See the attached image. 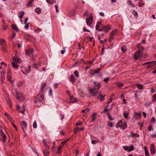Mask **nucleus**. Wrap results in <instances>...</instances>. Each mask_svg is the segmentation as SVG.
<instances>
[{"mask_svg": "<svg viewBox=\"0 0 156 156\" xmlns=\"http://www.w3.org/2000/svg\"><path fill=\"white\" fill-rule=\"evenodd\" d=\"M44 99V94H38L35 98L34 102L36 103H39L41 102Z\"/></svg>", "mask_w": 156, "mask_h": 156, "instance_id": "nucleus-1", "label": "nucleus"}, {"mask_svg": "<svg viewBox=\"0 0 156 156\" xmlns=\"http://www.w3.org/2000/svg\"><path fill=\"white\" fill-rule=\"evenodd\" d=\"M116 126L117 128L120 127L124 130L127 127V124L125 122H123L120 120L119 122H118Z\"/></svg>", "mask_w": 156, "mask_h": 156, "instance_id": "nucleus-2", "label": "nucleus"}, {"mask_svg": "<svg viewBox=\"0 0 156 156\" xmlns=\"http://www.w3.org/2000/svg\"><path fill=\"white\" fill-rule=\"evenodd\" d=\"M93 17L92 16H88L86 19V22L87 24L90 26L93 21Z\"/></svg>", "mask_w": 156, "mask_h": 156, "instance_id": "nucleus-3", "label": "nucleus"}, {"mask_svg": "<svg viewBox=\"0 0 156 156\" xmlns=\"http://www.w3.org/2000/svg\"><path fill=\"white\" fill-rule=\"evenodd\" d=\"M34 52V50L33 49H30L26 50L25 51V54L27 55L30 57H32L33 53Z\"/></svg>", "mask_w": 156, "mask_h": 156, "instance_id": "nucleus-4", "label": "nucleus"}, {"mask_svg": "<svg viewBox=\"0 0 156 156\" xmlns=\"http://www.w3.org/2000/svg\"><path fill=\"white\" fill-rule=\"evenodd\" d=\"M134 58L136 60H137L140 58L142 57L143 56V55L141 54L139 52L137 51L134 55Z\"/></svg>", "mask_w": 156, "mask_h": 156, "instance_id": "nucleus-5", "label": "nucleus"}, {"mask_svg": "<svg viewBox=\"0 0 156 156\" xmlns=\"http://www.w3.org/2000/svg\"><path fill=\"white\" fill-rule=\"evenodd\" d=\"M124 149L128 152H130L134 150V147L133 145H131L130 147L125 146L124 147Z\"/></svg>", "mask_w": 156, "mask_h": 156, "instance_id": "nucleus-6", "label": "nucleus"}, {"mask_svg": "<svg viewBox=\"0 0 156 156\" xmlns=\"http://www.w3.org/2000/svg\"><path fill=\"white\" fill-rule=\"evenodd\" d=\"M20 124L22 127V129L24 133H25V132L24 130V128H26L27 126V124L26 122L25 121H23L20 122Z\"/></svg>", "mask_w": 156, "mask_h": 156, "instance_id": "nucleus-7", "label": "nucleus"}, {"mask_svg": "<svg viewBox=\"0 0 156 156\" xmlns=\"http://www.w3.org/2000/svg\"><path fill=\"white\" fill-rule=\"evenodd\" d=\"M94 89H95L99 90L101 88V84L99 82H97L94 81Z\"/></svg>", "mask_w": 156, "mask_h": 156, "instance_id": "nucleus-8", "label": "nucleus"}, {"mask_svg": "<svg viewBox=\"0 0 156 156\" xmlns=\"http://www.w3.org/2000/svg\"><path fill=\"white\" fill-rule=\"evenodd\" d=\"M156 62L155 61H153V62H146L144 64H149V65L148 66V68H149L151 67H152L154 66Z\"/></svg>", "mask_w": 156, "mask_h": 156, "instance_id": "nucleus-9", "label": "nucleus"}, {"mask_svg": "<svg viewBox=\"0 0 156 156\" xmlns=\"http://www.w3.org/2000/svg\"><path fill=\"white\" fill-rule=\"evenodd\" d=\"M155 148L154 145L152 144L150 147V152L151 154L153 155L155 153Z\"/></svg>", "mask_w": 156, "mask_h": 156, "instance_id": "nucleus-10", "label": "nucleus"}, {"mask_svg": "<svg viewBox=\"0 0 156 156\" xmlns=\"http://www.w3.org/2000/svg\"><path fill=\"white\" fill-rule=\"evenodd\" d=\"M0 42L3 48H4L6 47V43L4 39H0Z\"/></svg>", "mask_w": 156, "mask_h": 156, "instance_id": "nucleus-11", "label": "nucleus"}, {"mask_svg": "<svg viewBox=\"0 0 156 156\" xmlns=\"http://www.w3.org/2000/svg\"><path fill=\"white\" fill-rule=\"evenodd\" d=\"M70 99L72 103H76L78 101V99L76 98H74L72 96L70 97Z\"/></svg>", "mask_w": 156, "mask_h": 156, "instance_id": "nucleus-12", "label": "nucleus"}, {"mask_svg": "<svg viewBox=\"0 0 156 156\" xmlns=\"http://www.w3.org/2000/svg\"><path fill=\"white\" fill-rule=\"evenodd\" d=\"M96 115L97 113H94L92 114L91 116L92 119L91 121H90V122H94L96 120Z\"/></svg>", "mask_w": 156, "mask_h": 156, "instance_id": "nucleus-13", "label": "nucleus"}, {"mask_svg": "<svg viewBox=\"0 0 156 156\" xmlns=\"http://www.w3.org/2000/svg\"><path fill=\"white\" fill-rule=\"evenodd\" d=\"M103 27L104 31H105L106 32L108 31L111 29V27L109 26H105Z\"/></svg>", "mask_w": 156, "mask_h": 156, "instance_id": "nucleus-14", "label": "nucleus"}, {"mask_svg": "<svg viewBox=\"0 0 156 156\" xmlns=\"http://www.w3.org/2000/svg\"><path fill=\"white\" fill-rule=\"evenodd\" d=\"M11 27L13 30H15L16 32H18L19 31V29L16 24H12L11 26Z\"/></svg>", "mask_w": 156, "mask_h": 156, "instance_id": "nucleus-15", "label": "nucleus"}, {"mask_svg": "<svg viewBox=\"0 0 156 156\" xmlns=\"http://www.w3.org/2000/svg\"><path fill=\"white\" fill-rule=\"evenodd\" d=\"M95 89L94 88L91 89L89 90V91L90 92V93L92 95V96H94L97 93H95L94 92V91L95 90Z\"/></svg>", "mask_w": 156, "mask_h": 156, "instance_id": "nucleus-16", "label": "nucleus"}, {"mask_svg": "<svg viewBox=\"0 0 156 156\" xmlns=\"http://www.w3.org/2000/svg\"><path fill=\"white\" fill-rule=\"evenodd\" d=\"M70 81L73 84L75 82L76 80V79L75 78L74 76L73 75H72L70 76Z\"/></svg>", "mask_w": 156, "mask_h": 156, "instance_id": "nucleus-17", "label": "nucleus"}, {"mask_svg": "<svg viewBox=\"0 0 156 156\" xmlns=\"http://www.w3.org/2000/svg\"><path fill=\"white\" fill-rule=\"evenodd\" d=\"M130 134L132 137H139V135L137 133H134L132 131L130 132Z\"/></svg>", "mask_w": 156, "mask_h": 156, "instance_id": "nucleus-18", "label": "nucleus"}, {"mask_svg": "<svg viewBox=\"0 0 156 156\" xmlns=\"http://www.w3.org/2000/svg\"><path fill=\"white\" fill-rule=\"evenodd\" d=\"M105 96V95H103V94H100L99 95L98 98H100V100L101 101H103L104 100V98Z\"/></svg>", "mask_w": 156, "mask_h": 156, "instance_id": "nucleus-19", "label": "nucleus"}, {"mask_svg": "<svg viewBox=\"0 0 156 156\" xmlns=\"http://www.w3.org/2000/svg\"><path fill=\"white\" fill-rule=\"evenodd\" d=\"M1 132L2 133V137L3 140V141L4 142H5L6 141V136L5 135L4 133L2 130Z\"/></svg>", "mask_w": 156, "mask_h": 156, "instance_id": "nucleus-20", "label": "nucleus"}, {"mask_svg": "<svg viewBox=\"0 0 156 156\" xmlns=\"http://www.w3.org/2000/svg\"><path fill=\"white\" fill-rule=\"evenodd\" d=\"M11 78L12 77L11 74H9H9H7V78L9 81H11L12 83H13V81L12 80H11Z\"/></svg>", "mask_w": 156, "mask_h": 156, "instance_id": "nucleus-21", "label": "nucleus"}, {"mask_svg": "<svg viewBox=\"0 0 156 156\" xmlns=\"http://www.w3.org/2000/svg\"><path fill=\"white\" fill-rule=\"evenodd\" d=\"M34 11L37 14H39L41 13V9L39 7H37L35 8Z\"/></svg>", "mask_w": 156, "mask_h": 156, "instance_id": "nucleus-22", "label": "nucleus"}, {"mask_svg": "<svg viewBox=\"0 0 156 156\" xmlns=\"http://www.w3.org/2000/svg\"><path fill=\"white\" fill-rule=\"evenodd\" d=\"M101 23L99 22H98L96 25V30H98V28L100 27H101Z\"/></svg>", "mask_w": 156, "mask_h": 156, "instance_id": "nucleus-23", "label": "nucleus"}, {"mask_svg": "<svg viewBox=\"0 0 156 156\" xmlns=\"http://www.w3.org/2000/svg\"><path fill=\"white\" fill-rule=\"evenodd\" d=\"M12 60L15 62H17L19 63L21 62V59L16 57H14L12 58Z\"/></svg>", "mask_w": 156, "mask_h": 156, "instance_id": "nucleus-24", "label": "nucleus"}, {"mask_svg": "<svg viewBox=\"0 0 156 156\" xmlns=\"http://www.w3.org/2000/svg\"><path fill=\"white\" fill-rule=\"evenodd\" d=\"M25 13L23 11H21L19 12L20 15L19 16V18L20 19H22L23 18V16L24 15Z\"/></svg>", "mask_w": 156, "mask_h": 156, "instance_id": "nucleus-25", "label": "nucleus"}, {"mask_svg": "<svg viewBox=\"0 0 156 156\" xmlns=\"http://www.w3.org/2000/svg\"><path fill=\"white\" fill-rule=\"evenodd\" d=\"M101 69L100 68H98L97 70H92V75H94V74L96 73H99V71L101 70Z\"/></svg>", "mask_w": 156, "mask_h": 156, "instance_id": "nucleus-26", "label": "nucleus"}, {"mask_svg": "<svg viewBox=\"0 0 156 156\" xmlns=\"http://www.w3.org/2000/svg\"><path fill=\"white\" fill-rule=\"evenodd\" d=\"M117 31L115 30L114 31H112L111 32L110 35L115 37L117 35Z\"/></svg>", "mask_w": 156, "mask_h": 156, "instance_id": "nucleus-27", "label": "nucleus"}, {"mask_svg": "<svg viewBox=\"0 0 156 156\" xmlns=\"http://www.w3.org/2000/svg\"><path fill=\"white\" fill-rule=\"evenodd\" d=\"M12 66L14 68L16 69L18 68V66L17 63H15L14 62H12Z\"/></svg>", "mask_w": 156, "mask_h": 156, "instance_id": "nucleus-28", "label": "nucleus"}, {"mask_svg": "<svg viewBox=\"0 0 156 156\" xmlns=\"http://www.w3.org/2000/svg\"><path fill=\"white\" fill-rule=\"evenodd\" d=\"M144 50V48L143 47H141L139 48V49L138 50H137V51L138 52H139V53H141V54L143 55V52Z\"/></svg>", "mask_w": 156, "mask_h": 156, "instance_id": "nucleus-29", "label": "nucleus"}, {"mask_svg": "<svg viewBox=\"0 0 156 156\" xmlns=\"http://www.w3.org/2000/svg\"><path fill=\"white\" fill-rule=\"evenodd\" d=\"M46 1L48 2V3L50 4H53L54 3H55L56 2V0H46Z\"/></svg>", "mask_w": 156, "mask_h": 156, "instance_id": "nucleus-30", "label": "nucleus"}, {"mask_svg": "<svg viewBox=\"0 0 156 156\" xmlns=\"http://www.w3.org/2000/svg\"><path fill=\"white\" fill-rule=\"evenodd\" d=\"M43 152L44 156H48L50 153L49 151H43Z\"/></svg>", "mask_w": 156, "mask_h": 156, "instance_id": "nucleus-31", "label": "nucleus"}, {"mask_svg": "<svg viewBox=\"0 0 156 156\" xmlns=\"http://www.w3.org/2000/svg\"><path fill=\"white\" fill-rule=\"evenodd\" d=\"M144 151L146 156H150L149 155V153L148 151V150L147 148L145 147L144 148Z\"/></svg>", "mask_w": 156, "mask_h": 156, "instance_id": "nucleus-32", "label": "nucleus"}, {"mask_svg": "<svg viewBox=\"0 0 156 156\" xmlns=\"http://www.w3.org/2000/svg\"><path fill=\"white\" fill-rule=\"evenodd\" d=\"M121 51L123 52H125L126 51V46H122L121 48Z\"/></svg>", "mask_w": 156, "mask_h": 156, "instance_id": "nucleus-33", "label": "nucleus"}, {"mask_svg": "<svg viewBox=\"0 0 156 156\" xmlns=\"http://www.w3.org/2000/svg\"><path fill=\"white\" fill-rule=\"evenodd\" d=\"M137 87L138 89H142L143 88V86L140 84H136Z\"/></svg>", "mask_w": 156, "mask_h": 156, "instance_id": "nucleus-34", "label": "nucleus"}, {"mask_svg": "<svg viewBox=\"0 0 156 156\" xmlns=\"http://www.w3.org/2000/svg\"><path fill=\"white\" fill-rule=\"evenodd\" d=\"M62 146H60L58 147V150L57 151L56 153L59 154L61 151V149L62 148Z\"/></svg>", "mask_w": 156, "mask_h": 156, "instance_id": "nucleus-35", "label": "nucleus"}, {"mask_svg": "<svg viewBox=\"0 0 156 156\" xmlns=\"http://www.w3.org/2000/svg\"><path fill=\"white\" fill-rule=\"evenodd\" d=\"M156 101V94H154L152 96V101L153 102H154Z\"/></svg>", "mask_w": 156, "mask_h": 156, "instance_id": "nucleus-36", "label": "nucleus"}, {"mask_svg": "<svg viewBox=\"0 0 156 156\" xmlns=\"http://www.w3.org/2000/svg\"><path fill=\"white\" fill-rule=\"evenodd\" d=\"M34 1V0H30V1L28 2L27 3V6L28 7L31 6V5L32 2Z\"/></svg>", "mask_w": 156, "mask_h": 156, "instance_id": "nucleus-37", "label": "nucleus"}, {"mask_svg": "<svg viewBox=\"0 0 156 156\" xmlns=\"http://www.w3.org/2000/svg\"><path fill=\"white\" fill-rule=\"evenodd\" d=\"M107 115H108V117L110 121H112L114 119L113 118H112V116L110 115V114L109 113H107Z\"/></svg>", "mask_w": 156, "mask_h": 156, "instance_id": "nucleus-38", "label": "nucleus"}, {"mask_svg": "<svg viewBox=\"0 0 156 156\" xmlns=\"http://www.w3.org/2000/svg\"><path fill=\"white\" fill-rule=\"evenodd\" d=\"M114 38V36L110 35L109 37V41L110 42L112 41V40Z\"/></svg>", "mask_w": 156, "mask_h": 156, "instance_id": "nucleus-39", "label": "nucleus"}, {"mask_svg": "<svg viewBox=\"0 0 156 156\" xmlns=\"http://www.w3.org/2000/svg\"><path fill=\"white\" fill-rule=\"evenodd\" d=\"M129 114V113H126V112H124L123 113V116H124V117L126 119H127L128 118V115Z\"/></svg>", "mask_w": 156, "mask_h": 156, "instance_id": "nucleus-40", "label": "nucleus"}, {"mask_svg": "<svg viewBox=\"0 0 156 156\" xmlns=\"http://www.w3.org/2000/svg\"><path fill=\"white\" fill-rule=\"evenodd\" d=\"M44 88H42V87H41V89L39 94H44L43 92L44 91Z\"/></svg>", "mask_w": 156, "mask_h": 156, "instance_id": "nucleus-41", "label": "nucleus"}, {"mask_svg": "<svg viewBox=\"0 0 156 156\" xmlns=\"http://www.w3.org/2000/svg\"><path fill=\"white\" fill-rule=\"evenodd\" d=\"M135 115H136L137 117L140 118L141 116V114L139 112H136L135 113Z\"/></svg>", "mask_w": 156, "mask_h": 156, "instance_id": "nucleus-42", "label": "nucleus"}, {"mask_svg": "<svg viewBox=\"0 0 156 156\" xmlns=\"http://www.w3.org/2000/svg\"><path fill=\"white\" fill-rule=\"evenodd\" d=\"M46 146L45 150H43V151H49V146L47 144H45Z\"/></svg>", "mask_w": 156, "mask_h": 156, "instance_id": "nucleus-43", "label": "nucleus"}, {"mask_svg": "<svg viewBox=\"0 0 156 156\" xmlns=\"http://www.w3.org/2000/svg\"><path fill=\"white\" fill-rule=\"evenodd\" d=\"M22 109H23V111H20V112L22 113L23 114H24V111H25V107L24 105H23L22 106Z\"/></svg>", "mask_w": 156, "mask_h": 156, "instance_id": "nucleus-44", "label": "nucleus"}, {"mask_svg": "<svg viewBox=\"0 0 156 156\" xmlns=\"http://www.w3.org/2000/svg\"><path fill=\"white\" fill-rule=\"evenodd\" d=\"M123 83H119L117 84V86L118 87H121L123 86Z\"/></svg>", "mask_w": 156, "mask_h": 156, "instance_id": "nucleus-45", "label": "nucleus"}, {"mask_svg": "<svg viewBox=\"0 0 156 156\" xmlns=\"http://www.w3.org/2000/svg\"><path fill=\"white\" fill-rule=\"evenodd\" d=\"M110 79L109 77H107L106 78L104 79L103 80V81L105 82L106 83L108 82V80Z\"/></svg>", "mask_w": 156, "mask_h": 156, "instance_id": "nucleus-46", "label": "nucleus"}, {"mask_svg": "<svg viewBox=\"0 0 156 156\" xmlns=\"http://www.w3.org/2000/svg\"><path fill=\"white\" fill-rule=\"evenodd\" d=\"M74 74L77 77L79 76V74L78 71L77 70H76L74 72Z\"/></svg>", "mask_w": 156, "mask_h": 156, "instance_id": "nucleus-47", "label": "nucleus"}, {"mask_svg": "<svg viewBox=\"0 0 156 156\" xmlns=\"http://www.w3.org/2000/svg\"><path fill=\"white\" fill-rule=\"evenodd\" d=\"M133 15L135 17H137L138 16V13L136 11H135V10H133Z\"/></svg>", "mask_w": 156, "mask_h": 156, "instance_id": "nucleus-48", "label": "nucleus"}, {"mask_svg": "<svg viewBox=\"0 0 156 156\" xmlns=\"http://www.w3.org/2000/svg\"><path fill=\"white\" fill-rule=\"evenodd\" d=\"M37 127V122L36 121H34V122L33 124V127L34 128H36Z\"/></svg>", "mask_w": 156, "mask_h": 156, "instance_id": "nucleus-49", "label": "nucleus"}, {"mask_svg": "<svg viewBox=\"0 0 156 156\" xmlns=\"http://www.w3.org/2000/svg\"><path fill=\"white\" fill-rule=\"evenodd\" d=\"M128 2L129 3V4L131 5V6H132V7H135V6L134 5V4L132 3V2L129 0L128 1Z\"/></svg>", "mask_w": 156, "mask_h": 156, "instance_id": "nucleus-50", "label": "nucleus"}, {"mask_svg": "<svg viewBox=\"0 0 156 156\" xmlns=\"http://www.w3.org/2000/svg\"><path fill=\"white\" fill-rule=\"evenodd\" d=\"M109 109L107 108H105L104 109V110L102 111V113H104L105 112H107L108 111Z\"/></svg>", "mask_w": 156, "mask_h": 156, "instance_id": "nucleus-51", "label": "nucleus"}, {"mask_svg": "<svg viewBox=\"0 0 156 156\" xmlns=\"http://www.w3.org/2000/svg\"><path fill=\"white\" fill-rule=\"evenodd\" d=\"M66 142V140H64L61 143V145H62V146H64Z\"/></svg>", "mask_w": 156, "mask_h": 156, "instance_id": "nucleus-52", "label": "nucleus"}, {"mask_svg": "<svg viewBox=\"0 0 156 156\" xmlns=\"http://www.w3.org/2000/svg\"><path fill=\"white\" fill-rule=\"evenodd\" d=\"M148 129L149 131H151V130H153V129L152 128V126H149L148 127Z\"/></svg>", "mask_w": 156, "mask_h": 156, "instance_id": "nucleus-53", "label": "nucleus"}, {"mask_svg": "<svg viewBox=\"0 0 156 156\" xmlns=\"http://www.w3.org/2000/svg\"><path fill=\"white\" fill-rule=\"evenodd\" d=\"M155 120H156L155 119L154 117H153L152 118V119L151 120V122H152L154 123L155 122Z\"/></svg>", "mask_w": 156, "mask_h": 156, "instance_id": "nucleus-54", "label": "nucleus"}, {"mask_svg": "<svg viewBox=\"0 0 156 156\" xmlns=\"http://www.w3.org/2000/svg\"><path fill=\"white\" fill-rule=\"evenodd\" d=\"M88 12L87 11H85L84 13V16H87L88 15Z\"/></svg>", "mask_w": 156, "mask_h": 156, "instance_id": "nucleus-55", "label": "nucleus"}, {"mask_svg": "<svg viewBox=\"0 0 156 156\" xmlns=\"http://www.w3.org/2000/svg\"><path fill=\"white\" fill-rule=\"evenodd\" d=\"M97 142L95 140H93L91 141V143L93 144H95Z\"/></svg>", "mask_w": 156, "mask_h": 156, "instance_id": "nucleus-56", "label": "nucleus"}, {"mask_svg": "<svg viewBox=\"0 0 156 156\" xmlns=\"http://www.w3.org/2000/svg\"><path fill=\"white\" fill-rule=\"evenodd\" d=\"M5 79V76H4V75H2L1 74V80L2 81H2L4 79Z\"/></svg>", "mask_w": 156, "mask_h": 156, "instance_id": "nucleus-57", "label": "nucleus"}, {"mask_svg": "<svg viewBox=\"0 0 156 156\" xmlns=\"http://www.w3.org/2000/svg\"><path fill=\"white\" fill-rule=\"evenodd\" d=\"M16 33H15V32H13L12 34V36L11 37H12V38H14L15 37V36H16Z\"/></svg>", "mask_w": 156, "mask_h": 156, "instance_id": "nucleus-58", "label": "nucleus"}, {"mask_svg": "<svg viewBox=\"0 0 156 156\" xmlns=\"http://www.w3.org/2000/svg\"><path fill=\"white\" fill-rule=\"evenodd\" d=\"M108 124H109V126H110L111 127H112L113 126V124L112 122H108Z\"/></svg>", "mask_w": 156, "mask_h": 156, "instance_id": "nucleus-59", "label": "nucleus"}, {"mask_svg": "<svg viewBox=\"0 0 156 156\" xmlns=\"http://www.w3.org/2000/svg\"><path fill=\"white\" fill-rule=\"evenodd\" d=\"M29 23H28L27 24H26V25L24 27L25 28L27 29H28L29 28Z\"/></svg>", "mask_w": 156, "mask_h": 156, "instance_id": "nucleus-60", "label": "nucleus"}, {"mask_svg": "<svg viewBox=\"0 0 156 156\" xmlns=\"http://www.w3.org/2000/svg\"><path fill=\"white\" fill-rule=\"evenodd\" d=\"M16 98H17V99L20 100V96H19L18 93L17 92L16 93Z\"/></svg>", "mask_w": 156, "mask_h": 156, "instance_id": "nucleus-61", "label": "nucleus"}, {"mask_svg": "<svg viewBox=\"0 0 156 156\" xmlns=\"http://www.w3.org/2000/svg\"><path fill=\"white\" fill-rule=\"evenodd\" d=\"M104 49H105V48L104 47L102 48V50L101 51V55L104 54Z\"/></svg>", "mask_w": 156, "mask_h": 156, "instance_id": "nucleus-62", "label": "nucleus"}, {"mask_svg": "<svg viewBox=\"0 0 156 156\" xmlns=\"http://www.w3.org/2000/svg\"><path fill=\"white\" fill-rule=\"evenodd\" d=\"M55 9H56V12H58V6L57 5H55Z\"/></svg>", "mask_w": 156, "mask_h": 156, "instance_id": "nucleus-63", "label": "nucleus"}, {"mask_svg": "<svg viewBox=\"0 0 156 156\" xmlns=\"http://www.w3.org/2000/svg\"><path fill=\"white\" fill-rule=\"evenodd\" d=\"M46 84L45 83H44L42 85L41 87L42 88H44L46 86Z\"/></svg>", "mask_w": 156, "mask_h": 156, "instance_id": "nucleus-64", "label": "nucleus"}]
</instances>
